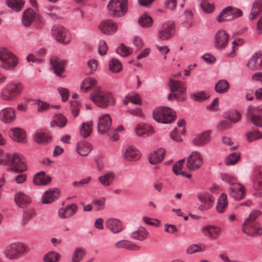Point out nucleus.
<instances>
[{"label":"nucleus","instance_id":"nucleus-23","mask_svg":"<svg viewBox=\"0 0 262 262\" xmlns=\"http://www.w3.org/2000/svg\"><path fill=\"white\" fill-rule=\"evenodd\" d=\"M135 133L139 137H146L155 133L153 127L147 124H138L134 129Z\"/></svg>","mask_w":262,"mask_h":262},{"label":"nucleus","instance_id":"nucleus-28","mask_svg":"<svg viewBox=\"0 0 262 262\" xmlns=\"http://www.w3.org/2000/svg\"><path fill=\"white\" fill-rule=\"evenodd\" d=\"M50 63L55 73L60 76L64 71V61L57 57H53L50 59Z\"/></svg>","mask_w":262,"mask_h":262},{"label":"nucleus","instance_id":"nucleus-34","mask_svg":"<svg viewBox=\"0 0 262 262\" xmlns=\"http://www.w3.org/2000/svg\"><path fill=\"white\" fill-rule=\"evenodd\" d=\"M36 16V13L35 11L29 8L26 10L23 13L22 18L23 24L26 26L28 27L33 22Z\"/></svg>","mask_w":262,"mask_h":262},{"label":"nucleus","instance_id":"nucleus-6","mask_svg":"<svg viewBox=\"0 0 262 262\" xmlns=\"http://www.w3.org/2000/svg\"><path fill=\"white\" fill-rule=\"evenodd\" d=\"M29 251V248L24 243H13L6 248L4 253L8 258L16 259L28 253Z\"/></svg>","mask_w":262,"mask_h":262},{"label":"nucleus","instance_id":"nucleus-12","mask_svg":"<svg viewBox=\"0 0 262 262\" xmlns=\"http://www.w3.org/2000/svg\"><path fill=\"white\" fill-rule=\"evenodd\" d=\"M242 12L238 9L228 7L224 9L217 16V20L219 23L232 20L242 15Z\"/></svg>","mask_w":262,"mask_h":262},{"label":"nucleus","instance_id":"nucleus-47","mask_svg":"<svg viewBox=\"0 0 262 262\" xmlns=\"http://www.w3.org/2000/svg\"><path fill=\"white\" fill-rule=\"evenodd\" d=\"M93 124L92 122H84L82 124L80 129V134L83 138L89 137L92 132Z\"/></svg>","mask_w":262,"mask_h":262},{"label":"nucleus","instance_id":"nucleus-3","mask_svg":"<svg viewBox=\"0 0 262 262\" xmlns=\"http://www.w3.org/2000/svg\"><path fill=\"white\" fill-rule=\"evenodd\" d=\"M261 213L259 210H254L250 213L243 225L242 230L245 234L251 236H256L262 234L261 227L258 223L255 222Z\"/></svg>","mask_w":262,"mask_h":262},{"label":"nucleus","instance_id":"nucleus-14","mask_svg":"<svg viewBox=\"0 0 262 262\" xmlns=\"http://www.w3.org/2000/svg\"><path fill=\"white\" fill-rule=\"evenodd\" d=\"M203 164V157L199 151H192L188 156L187 161V167L190 170H195L199 168Z\"/></svg>","mask_w":262,"mask_h":262},{"label":"nucleus","instance_id":"nucleus-43","mask_svg":"<svg viewBox=\"0 0 262 262\" xmlns=\"http://www.w3.org/2000/svg\"><path fill=\"white\" fill-rule=\"evenodd\" d=\"M261 11H262V0H254L249 16L250 19H255Z\"/></svg>","mask_w":262,"mask_h":262},{"label":"nucleus","instance_id":"nucleus-7","mask_svg":"<svg viewBox=\"0 0 262 262\" xmlns=\"http://www.w3.org/2000/svg\"><path fill=\"white\" fill-rule=\"evenodd\" d=\"M153 117L155 120L162 123H170L176 119L174 112L169 107H159L153 112Z\"/></svg>","mask_w":262,"mask_h":262},{"label":"nucleus","instance_id":"nucleus-25","mask_svg":"<svg viewBox=\"0 0 262 262\" xmlns=\"http://www.w3.org/2000/svg\"><path fill=\"white\" fill-rule=\"evenodd\" d=\"M202 232L206 236L212 239H216L220 236L221 229L217 226L207 225L202 228Z\"/></svg>","mask_w":262,"mask_h":262},{"label":"nucleus","instance_id":"nucleus-8","mask_svg":"<svg viewBox=\"0 0 262 262\" xmlns=\"http://www.w3.org/2000/svg\"><path fill=\"white\" fill-rule=\"evenodd\" d=\"M127 0H111L107 9L110 15L113 17H121L127 11Z\"/></svg>","mask_w":262,"mask_h":262},{"label":"nucleus","instance_id":"nucleus-38","mask_svg":"<svg viewBox=\"0 0 262 262\" xmlns=\"http://www.w3.org/2000/svg\"><path fill=\"white\" fill-rule=\"evenodd\" d=\"M115 173L113 171H109L98 178V181L104 186L111 185L115 179Z\"/></svg>","mask_w":262,"mask_h":262},{"label":"nucleus","instance_id":"nucleus-36","mask_svg":"<svg viewBox=\"0 0 262 262\" xmlns=\"http://www.w3.org/2000/svg\"><path fill=\"white\" fill-rule=\"evenodd\" d=\"M166 151L165 149L159 148L151 154L149 156V161L152 164H156L161 162L165 156Z\"/></svg>","mask_w":262,"mask_h":262},{"label":"nucleus","instance_id":"nucleus-24","mask_svg":"<svg viewBox=\"0 0 262 262\" xmlns=\"http://www.w3.org/2000/svg\"><path fill=\"white\" fill-rule=\"evenodd\" d=\"M117 24L111 19L102 21L99 26L100 31L105 34H112L117 29Z\"/></svg>","mask_w":262,"mask_h":262},{"label":"nucleus","instance_id":"nucleus-1","mask_svg":"<svg viewBox=\"0 0 262 262\" xmlns=\"http://www.w3.org/2000/svg\"><path fill=\"white\" fill-rule=\"evenodd\" d=\"M90 98L97 106L102 108H106L115 104L112 94L102 89L100 86L94 88L91 94Z\"/></svg>","mask_w":262,"mask_h":262},{"label":"nucleus","instance_id":"nucleus-31","mask_svg":"<svg viewBox=\"0 0 262 262\" xmlns=\"http://www.w3.org/2000/svg\"><path fill=\"white\" fill-rule=\"evenodd\" d=\"M15 202L20 208H25L31 202V198L22 192L17 193L15 195Z\"/></svg>","mask_w":262,"mask_h":262},{"label":"nucleus","instance_id":"nucleus-2","mask_svg":"<svg viewBox=\"0 0 262 262\" xmlns=\"http://www.w3.org/2000/svg\"><path fill=\"white\" fill-rule=\"evenodd\" d=\"M0 164L8 165L11 169L17 172H21L27 170L25 158L18 153L5 154L0 159Z\"/></svg>","mask_w":262,"mask_h":262},{"label":"nucleus","instance_id":"nucleus-59","mask_svg":"<svg viewBox=\"0 0 262 262\" xmlns=\"http://www.w3.org/2000/svg\"><path fill=\"white\" fill-rule=\"evenodd\" d=\"M105 202V198H101L99 199L93 201L92 205L96 211H100L103 209L104 207Z\"/></svg>","mask_w":262,"mask_h":262},{"label":"nucleus","instance_id":"nucleus-48","mask_svg":"<svg viewBox=\"0 0 262 262\" xmlns=\"http://www.w3.org/2000/svg\"><path fill=\"white\" fill-rule=\"evenodd\" d=\"M229 89V84L226 80H219L215 85V91L221 94L226 93Z\"/></svg>","mask_w":262,"mask_h":262},{"label":"nucleus","instance_id":"nucleus-51","mask_svg":"<svg viewBox=\"0 0 262 262\" xmlns=\"http://www.w3.org/2000/svg\"><path fill=\"white\" fill-rule=\"evenodd\" d=\"M36 215L35 212L33 209H29L24 212L22 218V224L26 225L29 222L34 218Z\"/></svg>","mask_w":262,"mask_h":262},{"label":"nucleus","instance_id":"nucleus-54","mask_svg":"<svg viewBox=\"0 0 262 262\" xmlns=\"http://www.w3.org/2000/svg\"><path fill=\"white\" fill-rule=\"evenodd\" d=\"M190 97L192 100L201 102L207 99L209 96L205 91H201L191 94Z\"/></svg>","mask_w":262,"mask_h":262},{"label":"nucleus","instance_id":"nucleus-20","mask_svg":"<svg viewBox=\"0 0 262 262\" xmlns=\"http://www.w3.org/2000/svg\"><path fill=\"white\" fill-rule=\"evenodd\" d=\"M230 194L235 200L243 199L245 196L246 191L245 187L242 184L235 183H232L230 187Z\"/></svg>","mask_w":262,"mask_h":262},{"label":"nucleus","instance_id":"nucleus-10","mask_svg":"<svg viewBox=\"0 0 262 262\" xmlns=\"http://www.w3.org/2000/svg\"><path fill=\"white\" fill-rule=\"evenodd\" d=\"M246 116L248 118L250 119L254 125L262 127V105L249 106Z\"/></svg>","mask_w":262,"mask_h":262},{"label":"nucleus","instance_id":"nucleus-64","mask_svg":"<svg viewBox=\"0 0 262 262\" xmlns=\"http://www.w3.org/2000/svg\"><path fill=\"white\" fill-rule=\"evenodd\" d=\"M221 177L222 180L223 181L230 184V185L232 183H236L235 182V181H236L235 178L233 176H232L230 174H229L228 173H222L221 175Z\"/></svg>","mask_w":262,"mask_h":262},{"label":"nucleus","instance_id":"nucleus-49","mask_svg":"<svg viewBox=\"0 0 262 262\" xmlns=\"http://www.w3.org/2000/svg\"><path fill=\"white\" fill-rule=\"evenodd\" d=\"M152 19L146 14L142 15L138 19V23L143 28L150 27L152 25Z\"/></svg>","mask_w":262,"mask_h":262},{"label":"nucleus","instance_id":"nucleus-60","mask_svg":"<svg viewBox=\"0 0 262 262\" xmlns=\"http://www.w3.org/2000/svg\"><path fill=\"white\" fill-rule=\"evenodd\" d=\"M244 42L242 39H237L232 42V50L229 56L231 57H233L235 56V52L238 49V47L241 46Z\"/></svg>","mask_w":262,"mask_h":262},{"label":"nucleus","instance_id":"nucleus-42","mask_svg":"<svg viewBox=\"0 0 262 262\" xmlns=\"http://www.w3.org/2000/svg\"><path fill=\"white\" fill-rule=\"evenodd\" d=\"M148 232L143 227L140 226L131 234V237L138 241H142L146 239Z\"/></svg>","mask_w":262,"mask_h":262},{"label":"nucleus","instance_id":"nucleus-63","mask_svg":"<svg viewBox=\"0 0 262 262\" xmlns=\"http://www.w3.org/2000/svg\"><path fill=\"white\" fill-rule=\"evenodd\" d=\"M108 50L107 46L104 40H100L99 43L98 52L102 56L106 54Z\"/></svg>","mask_w":262,"mask_h":262},{"label":"nucleus","instance_id":"nucleus-27","mask_svg":"<svg viewBox=\"0 0 262 262\" xmlns=\"http://www.w3.org/2000/svg\"><path fill=\"white\" fill-rule=\"evenodd\" d=\"M34 141L41 145H46L51 141V135L43 130H39L36 132L33 135Z\"/></svg>","mask_w":262,"mask_h":262},{"label":"nucleus","instance_id":"nucleus-35","mask_svg":"<svg viewBox=\"0 0 262 262\" xmlns=\"http://www.w3.org/2000/svg\"><path fill=\"white\" fill-rule=\"evenodd\" d=\"M51 181V178L46 174L45 172L41 171L36 173L33 178V183L36 185H46Z\"/></svg>","mask_w":262,"mask_h":262},{"label":"nucleus","instance_id":"nucleus-50","mask_svg":"<svg viewBox=\"0 0 262 262\" xmlns=\"http://www.w3.org/2000/svg\"><path fill=\"white\" fill-rule=\"evenodd\" d=\"M109 68L112 72L118 73L122 70V64L119 60L113 58L110 61Z\"/></svg>","mask_w":262,"mask_h":262},{"label":"nucleus","instance_id":"nucleus-29","mask_svg":"<svg viewBox=\"0 0 262 262\" xmlns=\"http://www.w3.org/2000/svg\"><path fill=\"white\" fill-rule=\"evenodd\" d=\"M116 249H126L129 250L138 251L140 250V247L131 241L120 240L114 244Z\"/></svg>","mask_w":262,"mask_h":262},{"label":"nucleus","instance_id":"nucleus-61","mask_svg":"<svg viewBox=\"0 0 262 262\" xmlns=\"http://www.w3.org/2000/svg\"><path fill=\"white\" fill-rule=\"evenodd\" d=\"M35 104L37 105V111L39 112H42L50 108V105L46 102L39 99L36 100Z\"/></svg>","mask_w":262,"mask_h":262},{"label":"nucleus","instance_id":"nucleus-33","mask_svg":"<svg viewBox=\"0 0 262 262\" xmlns=\"http://www.w3.org/2000/svg\"><path fill=\"white\" fill-rule=\"evenodd\" d=\"M252 180L255 189H262V167H256L254 169Z\"/></svg>","mask_w":262,"mask_h":262},{"label":"nucleus","instance_id":"nucleus-46","mask_svg":"<svg viewBox=\"0 0 262 262\" xmlns=\"http://www.w3.org/2000/svg\"><path fill=\"white\" fill-rule=\"evenodd\" d=\"M6 3L10 8L16 12L19 11L25 4L24 0H6Z\"/></svg>","mask_w":262,"mask_h":262},{"label":"nucleus","instance_id":"nucleus-44","mask_svg":"<svg viewBox=\"0 0 262 262\" xmlns=\"http://www.w3.org/2000/svg\"><path fill=\"white\" fill-rule=\"evenodd\" d=\"M85 254L86 251L83 248H76L71 256V262H80Z\"/></svg>","mask_w":262,"mask_h":262},{"label":"nucleus","instance_id":"nucleus-62","mask_svg":"<svg viewBox=\"0 0 262 262\" xmlns=\"http://www.w3.org/2000/svg\"><path fill=\"white\" fill-rule=\"evenodd\" d=\"M126 99H128V100L132 103L136 104H141V99L139 95L138 94H132L128 95L126 97Z\"/></svg>","mask_w":262,"mask_h":262},{"label":"nucleus","instance_id":"nucleus-39","mask_svg":"<svg viewBox=\"0 0 262 262\" xmlns=\"http://www.w3.org/2000/svg\"><path fill=\"white\" fill-rule=\"evenodd\" d=\"M91 149V145L85 141H79L77 143L76 151L82 156H87Z\"/></svg>","mask_w":262,"mask_h":262},{"label":"nucleus","instance_id":"nucleus-16","mask_svg":"<svg viewBox=\"0 0 262 262\" xmlns=\"http://www.w3.org/2000/svg\"><path fill=\"white\" fill-rule=\"evenodd\" d=\"M122 152L123 158L128 161H136L141 157L140 151L134 146L128 145L124 147Z\"/></svg>","mask_w":262,"mask_h":262},{"label":"nucleus","instance_id":"nucleus-15","mask_svg":"<svg viewBox=\"0 0 262 262\" xmlns=\"http://www.w3.org/2000/svg\"><path fill=\"white\" fill-rule=\"evenodd\" d=\"M198 199L200 201L198 209L200 211H206L213 205L214 198L207 192H201L198 194Z\"/></svg>","mask_w":262,"mask_h":262},{"label":"nucleus","instance_id":"nucleus-9","mask_svg":"<svg viewBox=\"0 0 262 262\" xmlns=\"http://www.w3.org/2000/svg\"><path fill=\"white\" fill-rule=\"evenodd\" d=\"M170 91L173 93L174 98L179 101H184L186 99L185 84L182 81L169 80Z\"/></svg>","mask_w":262,"mask_h":262},{"label":"nucleus","instance_id":"nucleus-56","mask_svg":"<svg viewBox=\"0 0 262 262\" xmlns=\"http://www.w3.org/2000/svg\"><path fill=\"white\" fill-rule=\"evenodd\" d=\"M240 159L239 152H233L229 155L225 160V163L228 165H233L237 163Z\"/></svg>","mask_w":262,"mask_h":262},{"label":"nucleus","instance_id":"nucleus-26","mask_svg":"<svg viewBox=\"0 0 262 262\" xmlns=\"http://www.w3.org/2000/svg\"><path fill=\"white\" fill-rule=\"evenodd\" d=\"M77 210V206L75 204L66 206L59 209L58 214L61 219H67L74 215Z\"/></svg>","mask_w":262,"mask_h":262},{"label":"nucleus","instance_id":"nucleus-13","mask_svg":"<svg viewBox=\"0 0 262 262\" xmlns=\"http://www.w3.org/2000/svg\"><path fill=\"white\" fill-rule=\"evenodd\" d=\"M174 33V23L172 21H167L163 23L161 30L158 32V38L162 40L170 39Z\"/></svg>","mask_w":262,"mask_h":262},{"label":"nucleus","instance_id":"nucleus-4","mask_svg":"<svg viewBox=\"0 0 262 262\" xmlns=\"http://www.w3.org/2000/svg\"><path fill=\"white\" fill-rule=\"evenodd\" d=\"M23 89V86L21 83L15 81L10 82L2 90L0 98L4 101H13L21 94Z\"/></svg>","mask_w":262,"mask_h":262},{"label":"nucleus","instance_id":"nucleus-53","mask_svg":"<svg viewBox=\"0 0 262 262\" xmlns=\"http://www.w3.org/2000/svg\"><path fill=\"white\" fill-rule=\"evenodd\" d=\"M54 121L59 127H63L67 123L68 119L62 114H58L54 117Z\"/></svg>","mask_w":262,"mask_h":262},{"label":"nucleus","instance_id":"nucleus-52","mask_svg":"<svg viewBox=\"0 0 262 262\" xmlns=\"http://www.w3.org/2000/svg\"><path fill=\"white\" fill-rule=\"evenodd\" d=\"M60 258L59 253L51 251L46 254L43 257L45 262H58Z\"/></svg>","mask_w":262,"mask_h":262},{"label":"nucleus","instance_id":"nucleus-5","mask_svg":"<svg viewBox=\"0 0 262 262\" xmlns=\"http://www.w3.org/2000/svg\"><path fill=\"white\" fill-rule=\"evenodd\" d=\"M18 63V58L6 48H0V67L5 70L13 71Z\"/></svg>","mask_w":262,"mask_h":262},{"label":"nucleus","instance_id":"nucleus-40","mask_svg":"<svg viewBox=\"0 0 262 262\" xmlns=\"http://www.w3.org/2000/svg\"><path fill=\"white\" fill-rule=\"evenodd\" d=\"M228 201L226 194L222 193L219 197L216 205V210L219 213H224L228 206Z\"/></svg>","mask_w":262,"mask_h":262},{"label":"nucleus","instance_id":"nucleus-11","mask_svg":"<svg viewBox=\"0 0 262 262\" xmlns=\"http://www.w3.org/2000/svg\"><path fill=\"white\" fill-rule=\"evenodd\" d=\"M52 35L56 40L62 43H68L71 37L67 29L60 25H54L52 29Z\"/></svg>","mask_w":262,"mask_h":262},{"label":"nucleus","instance_id":"nucleus-58","mask_svg":"<svg viewBox=\"0 0 262 262\" xmlns=\"http://www.w3.org/2000/svg\"><path fill=\"white\" fill-rule=\"evenodd\" d=\"M262 138V133L258 130L250 132L247 134V139L250 142Z\"/></svg>","mask_w":262,"mask_h":262},{"label":"nucleus","instance_id":"nucleus-37","mask_svg":"<svg viewBox=\"0 0 262 262\" xmlns=\"http://www.w3.org/2000/svg\"><path fill=\"white\" fill-rule=\"evenodd\" d=\"M96 84L97 81L95 78L87 77L83 80L80 85V90L83 92H86L91 89L93 91L97 86Z\"/></svg>","mask_w":262,"mask_h":262},{"label":"nucleus","instance_id":"nucleus-30","mask_svg":"<svg viewBox=\"0 0 262 262\" xmlns=\"http://www.w3.org/2000/svg\"><path fill=\"white\" fill-rule=\"evenodd\" d=\"M210 141V132L206 131L197 134L193 139V143L198 146H203Z\"/></svg>","mask_w":262,"mask_h":262},{"label":"nucleus","instance_id":"nucleus-55","mask_svg":"<svg viewBox=\"0 0 262 262\" xmlns=\"http://www.w3.org/2000/svg\"><path fill=\"white\" fill-rule=\"evenodd\" d=\"M117 53L122 57H125L129 55L133 52L132 48L125 46L124 44H121L116 49Z\"/></svg>","mask_w":262,"mask_h":262},{"label":"nucleus","instance_id":"nucleus-17","mask_svg":"<svg viewBox=\"0 0 262 262\" xmlns=\"http://www.w3.org/2000/svg\"><path fill=\"white\" fill-rule=\"evenodd\" d=\"M112 125V118L109 114H103L99 116L97 128L100 134H105L111 129Z\"/></svg>","mask_w":262,"mask_h":262},{"label":"nucleus","instance_id":"nucleus-32","mask_svg":"<svg viewBox=\"0 0 262 262\" xmlns=\"http://www.w3.org/2000/svg\"><path fill=\"white\" fill-rule=\"evenodd\" d=\"M59 190L57 189H51L46 191L42 196L43 204H49L57 199L59 196Z\"/></svg>","mask_w":262,"mask_h":262},{"label":"nucleus","instance_id":"nucleus-21","mask_svg":"<svg viewBox=\"0 0 262 262\" xmlns=\"http://www.w3.org/2000/svg\"><path fill=\"white\" fill-rule=\"evenodd\" d=\"M106 227L113 234H118L123 230L122 223L116 218H109L105 223Z\"/></svg>","mask_w":262,"mask_h":262},{"label":"nucleus","instance_id":"nucleus-19","mask_svg":"<svg viewBox=\"0 0 262 262\" xmlns=\"http://www.w3.org/2000/svg\"><path fill=\"white\" fill-rule=\"evenodd\" d=\"M16 118L15 111L11 107H6L0 111V120L6 124L14 121Z\"/></svg>","mask_w":262,"mask_h":262},{"label":"nucleus","instance_id":"nucleus-41","mask_svg":"<svg viewBox=\"0 0 262 262\" xmlns=\"http://www.w3.org/2000/svg\"><path fill=\"white\" fill-rule=\"evenodd\" d=\"M12 139L14 141L23 143L27 142L25 132L21 129L18 128L12 129Z\"/></svg>","mask_w":262,"mask_h":262},{"label":"nucleus","instance_id":"nucleus-18","mask_svg":"<svg viewBox=\"0 0 262 262\" xmlns=\"http://www.w3.org/2000/svg\"><path fill=\"white\" fill-rule=\"evenodd\" d=\"M246 67L252 71L262 70V52L255 53L248 61Z\"/></svg>","mask_w":262,"mask_h":262},{"label":"nucleus","instance_id":"nucleus-22","mask_svg":"<svg viewBox=\"0 0 262 262\" xmlns=\"http://www.w3.org/2000/svg\"><path fill=\"white\" fill-rule=\"evenodd\" d=\"M229 36L224 30L219 31L215 35L214 46L217 49H224L228 42Z\"/></svg>","mask_w":262,"mask_h":262},{"label":"nucleus","instance_id":"nucleus-45","mask_svg":"<svg viewBox=\"0 0 262 262\" xmlns=\"http://www.w3.org/2000/svg\"><path fill=\"white\" fill-rule=\"evenodd\" d=\"M45 13L53 19L61 18L60 11L58 7L54 6H49L45 8Z\"/></svg>","mask_w":262,"mask_h":262},{"label":"nucleus","instance_id":"nucleus-57","mask_svg":"<svg viewBox=\"0 0 262 262\" xmlns=\"http://www.w3.org/2000/svg\"><path fill=\"white\" fill-rule=\"evenodd\" d=\"M201 6L204 12L207 13H211L214 10V6L211 0H202Z\"/></svg>","mask_w":262,"mask_h":262}]
</instances>
